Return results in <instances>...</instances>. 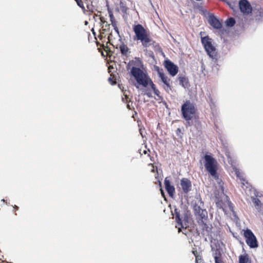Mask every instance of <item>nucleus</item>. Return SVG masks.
<instances>
[{
  "mask_svg": "<svg viewBox=\"0 0 263 263\" xmlns=\"http://www.w3.org/2000/svg\"><path fill=\"white\" fill-rule=\"evenodd\" d=\"M140 65H142V61L139 58H136L135 60H130L126 66L127 70H130L129 71L130 76L134 77L136 81V84H135L136 88L139 89V86L147 88L149 86L153 90L156 89V85L153 83L147 72L139 67Z\"/></svg>",
  "mask_w": 263,
  "mask_h": 263,
  "instance_id": "1",
  "label": "nucleus"
},
{
  "mask_svg": "<svg viewBox=\"0 0 263 263\" xmlns=\"http://www.w3.org/2000/svg\"><path fill=\"white\" fill-rule=\"evenodd\" d=\"M133 31L135 34V40L140 41L142 46L144 48H147L150 45H154L155 41H153L149 33L144 27L140 24L134 25L133 27Z\"/></svg>",
  "mask_w": 263,
  "mask_h": 263,
  "instance_id": "2",
  "label": "nucleus"
},
{
  "mask_svg": "<svg viewBox=\"0 0 263 263\" xmlns=\"http://www.w3.org/2000/svg\"><path fill=\"white\" fill-rule=\"evenodd\" d=\"M181 209L182 216L180 210L176 207L174 209V216L177 224L180 227V228L184 229L188 226L192 215L187 206L183 205Z\"/></svg>",
  "mask_w": 263,
  "mask_h": 263,
  "instance_id": "3",
  "label": "nucleus"
},
{
  "mask_svg": "<svg viewBox=\"0 0 263 263\" xmlns=\"http://www.w3.org/2000/svg\"><path fill=\"white\" fill-rule=\"evenodd\" d=\"M203 158L206 170L214 178H218L217 162L216 160L211 155L208 154H205Z\"/></svg>",
  "mask_w": 263,
  "mask_h": 263,
  "instance_id": "4",
  "label": "nucleus"
},
{
  "mask_svg": "<svg viewBox=\"0 0 263 263\" xmlns=\"http://www.w3.org/2000/svg\"><path fill=\"white\" fill-rule=\"evenodd\" d=\"M201 42L208 56L216 62L217 61V52L216 47L213 45V40L208 35L201 37Z\"/></svg>",
  "mask_w": 263,
  "mask_h": 263,
  "instance_id": "5",
  "label": "nucleus"
},
{
  "mask_svg": "<svg viewBox=\"0 0 263 263\" xmlns=\"http://www.w3.org/2000/svg\"><path fill=\"white\" fill-rule=\"evenodd\" d=\"M196 111L195 105L190 100H186L181 106V116L185 120H192Z\"/></svg>",
  "mask_w": 263,
  "mask_h": 263,
  "instance_id": "6",
  "label": "nucleus"
},
{
  "mask_svg": "<svg viewBox=\"0 0 263 263\" xmlns=\"http://www.w3.org/2000/svg\"><path fill=\"white\" fill-rule=\"evenodd\" d=\"M243 236L246 239V242L251 249H255L258 247V243L256 237L253 232L247 228L244 231Z\"/></svg>",
  "mask_w": 263,
  "mask_h": 263,
  "instance_id": "7",
  "label": "nucleus"
},
{
  "mask_svg": "<svg viewBox=\"0 0 263 263\" xmlns=\"http://www.w3.org/2000/svg\"><path fill=\"white\" fill-rule=\"evenodd\" d=\"M165 68L172 77L175 76L178 72V67L168 59H166L163 62Z\"/></svg>",
  "mask_w": 263,
  "mask_h": 263,
  "instance_id": "8",
  "label": "nucleus"
},
{
  "mask_svg": "<svg viewBox=\"0 0 263 263\" xmlns=\"http://www.w3.org/2000/svg\"><path fill=\"white\" fill-rule=\"evenodd\" d=\"M238 6L240 11L244 15H249L252 12V8L248 0H239Z\"/></svg>",
  "mask_w": 263,
  "mask_h": 263,
  "instance_id": "9",
  "label": "nucleus"
},
{
  "mask_svg": "<svg viewBox=\"0 0 263 263\" xmlns=\"http://www.w3.org/2000/svg\"><path fill=\"white\" fill-rule=\"evenodd\" d=\"M208 23L214 29L221 30L222 28V24L213 14H210L209 15Z\"/></svg>",
  "mask_w": 263,
  "mask_h": 263,
  "instance_id": "10",
  "label": "nucleus"
},
{
  "mask_svg": "<svg viewBox=\"0 0 263 263\" xmlns=\"http://www.w3.org/2000/svg\"><path fill=\"white\" fill-rule=\"evenodd\" d=\"M164 185L165 190L169 196L173 198L175 193V188L174 185L171 184V181L168 177H166L164 179Z\"/></svg>",
  "mask_w": 263,
  "mask_h": 263,
  "instance_id": "11",
  "label": "nucleus"
},
{
  "mask_svg": "<svg viewBox=\"0 0 263 263\" xmlns=\"http://www.w3.org/2000/svg\"><path fill=\"white\" fill-rule=\"evenodd\" d=\"M180 185L183 192L185 194H187L192 190V182L187 178H182L180 180Z\"/></svg>",
  "mask_w": 263,
  "mask_h": 263,
  "instance_id": "12",
  "label": "nucleus"
},
{
  "mask_svg": "<svg viewBox=\"0 0 263 263\" xmlns=\"http://www.w3.org/2000/svg\"><path fill=\"white\" fill-rule=\"evenodd\" d=\"M196 220L198 223H202L203 221H206L208 219V212L206 210H201L199 213H195Z\"/></svg>",
  "mask_w": 263,
  "mask_h": 263,
  "instance_id": "13",
  "label": "nucleus"
},
{
  "mask_svg": "<svg viewBox=\"0 0 263 263\" xmlns=\"http://www.w3.org/2000/svg\"><path fill=\"white\" fill-rule=\"evenodd\" d=\"M179 84L184 88H189L190 87L189 79L185 76H178Z\"/></svg>",
  "mask_w": 263,
  "mask_h": 263,
  "instance_id": "14",
  "label": "nucleus"
},
{
  "mask_svg": "<svg viewBox=\"0 0 263 263\" xmlns=\"http://www.w3.org/2000/svg\"><path fill=\"white\" fill-rule=\"evenodd\" d=\"M158 77L160 78L161 82L166 86L167 89L165 88V90L168 91V89H171V86L170 84V79L165 76L164 73H161Z\"/></svg>",
  "mask_w": 263,
  "mask_h": 263,
  "instance_id": "15",
  "label": "nucleus"
},
{
  "mask_svg": "<svg viewBox=\"0 0 263 263\" xmlns=\"http://www.w3.org/2000/svg\"><path fill=\"white\" fill-rule=\"evenodd\" d=\"M255 195L256 196V197H251V200L253 204H254L256 209L257 210L258 212H259L261 211L263 205L261 203L260 200L257 198V195L256 194Z\"/></svg>",
  "mask_w": 263,
  "mask_h": 263,
  "instance_id": "16",
  "label": "nucleus"
},
{
  "mask_svg": "<svg viewBox=\"0 0 263 263\" xmlns=\"http://www.w3.org/2000/svg\"><path fill=\"white\" fill-rule=\"evenodd\" d=\"M236 20L233 17L228 18L225 21V25L228 28H232L235 26Z\"/></svg>",
  "mask_w": 263,
  "mask_h": 263,
  "instance_id": "17",
  "label": "nucleus"
},
{
  "mask_svg": "<svg viewBox=\"0 0 263 263\" xmlns=\"http://www.w3.org/2000/svg\"><path fill=\"white\" fill-rule=\"evenodd\" d=\"M200 226L202 227V230L203 231H205L209 235L212 231V227H209L206 223L205 221H203L202 223H198Z\"/></svg>",
  "mask_w": 263,
  "mask_h": 263,
  "instance_id": "18",
  "label": "nucleus"
},
{
  "mask_svg": "<svg viewBox=\"0 0 263 263\" xmlns=\"http://www.w3.org/2000/svg\"><path fill=\"white\" fill-rule=\"evenodd\" d=\"M213 255L215 260V263H222L221 259V254L218 249L215 250V253H213Z\"/></svg>",
  "mask_w": 263,
  "mask_h": 263,
  "instance_id": "19",
  "label": "nucleus"
},
{
  "mask_svg": "<svg viewBox=\"0 0 263 263\" xmlns=\"http://www.w3.org/2000/svg\"><path fill=\"white\" fill-rule=\"evenodd\" d=\"M129 48L124 43H123L120 46V52L122 55H124V56L127 55L128 52H129Z\"/></svg>",
  "mask_w": 263,
  "mask_h": 263,
  "instance_id": "20",
  "label": "nucleus"
},
{
  "mask_svg": "<svg viewBox=\"0 0 263 263\" xmlns=\"http://www.w3.org/2000/svg\"><path fill=\"white\" fill-rule=\"evenodd\" d=\"M239 263H248L249 261V255L248 254L245 253L243 255H240L238 258Z\"/></svg>",
  "mask_w": 263,
  "mask_h": 263,
  "instance_id": "21",
  "label": "nucleus"
},
{
  "mask_svg": "<svg viewBox=\"0 0 263 263\" xmlns=\"http://www.w3.org/2000/svg\"><path fill=\"white\" fill-rule=\"evenodd\" d=\"M234 171L237 177L241 180L242 185H245V181H246V180L239 170L237 168H235Z\"/></svg>",
  "mask_w": 263,
  "mask_h": 263,
  "instance_id": "22",
  "label": "nucleus"
},
{
  "mask_svg": "<svg viewBox=\"0 0 263 263\" xmlns=\"http://www.w3.org/2000/svg\"><path fill=\"white\" fill-rule=\"evenodd\" d=\"M138 89L141 90L143 92V95H146L148 98H153L152 92L149 89L144 87L142 88H139Z\"/></svg>",
  "mask_w": 263,
  "mask_h": 263,
  "instance_id": "23",
  "label": "nucleus"
},
{
  "mask_svg": "<svg viewBox=\"0 0 263 263\" xmlns=\"http://www.w3.org/2000/svg\"><path fill=\"white\" fill-rule=\"evenodd\" d=\"M204 209H202L201 207V205H198L196 203H195L193 207V211L194 214L195 213H199L201 211V210H203Z\"/></svg>",
  "mask_w": 263,
  "mask_h": 263,
  "instance_id": "24",
  "label": "nucleus"
},
{
  "mask_svg": "<svg viewBox=\"0 0 263 263\" xmlns=\"http://www.w3.org/2000/svg\"><path fill=\"white\" fill-rule=\"evenodd\" d=\"M106 6L107 7V10H108L109 16V18H110V21H111L115 20V17H114V14H113V12L110 9L109 7L108 4H107Z\"/></svg>",
  "mask_w": 263,
  "mask_h": 263,
  "instance_id": "25",
  "label": "nucleus"
},
{
  "mask_svg": "<svg viewBox=\"0 0 263 263\" xmlns=\"http://www.w3.org/2000/svg\"><path fill=\"white\" fill-rule=\"evenodd\" d=\"M224 2H226L229 5L230 8L231 9H232L233 10V11H236V10L237 9V8L235 6L234 4H232L231 2H228L226 0H225V1H224Z\"/></svg>",
  "mask_w": 263,
  "mask_h": 263,
  "instance_id": "26",
  "label": "nucleus"
},
{
  "mask_svg": "<svg viewBox=\"0 0 263 263\" xmlns=\"http://www.w3.org/2000/svg\"><path fill=\"white\" fill-rule=\"evenodd\" d=\"M201 63V72L202 74H203V75L204 76H205L206 73L204 72V71L205 70V66L203 62V61L202 60L200 62Z\"/></svg>",
  "mask_w": 263,
  "mask_h": 263,
  "instance_id": "27",
  "label": "nucleus"
},
{
  "mask_svg": "<svg viewBox=\"0 0 263 263\" xmlns=\"http://www.w3.org/2000/svg\"><path fill=\"white\" fill-rule=\"evenodd\" d=\"M154 69H155V70L157 72V73H158V76L159 75L161 74V73H163V70L162 68H160L159 66H154Z\"/></svg>",
  "mask_w": 263,
  "mask_h": 263,
  "instance_id": "28",
  "label": "nucleus"
},
{
  "mask_svg": "<svg viewBox=\"0 0 263 263\" xmlns=\"http://www.w3.org/2000/svg\"><path fill=\"white\" fill-rule=\"evenodd\" d=\"M75 1L77 3V4L79 7H80L81 8H82L83 10H85L84 6L83 5V2L82 0H75Z\"/></svg>",
  "mask_w": 263,
  "mask_h": 263,
  "instance_id": "29",
  "label": "nucleus"
},
{
  "mask_svg": "<svg viewBox=\"0 0 263 263\" xmlns=\"http://www.w3.org/2000/svg\"><path fill=\"white\" fill-rule=\"evenodd\" d=\"M104 27L105 28L103 29V32L102 33H104L105 32H108L110 29V25L106 23L105 25H104Z\"/></svg>",
  "mask_w": 263,
  "mask_h": 263,
  "instance_id": "30",
  "label": "nucleus"
},
{
  "mask_svg": "<svg viewBox=\"0 0 263 263\" xmlns=\"http://www.w3.org/2000/svg\"><path fill=\"white\" fill-rule=\"evenodd\" d=\"M176 134L177 136L180 138H182V135H183V133L182 132V130L180 128H178L176 130Z\"/></svg>",
  "mask_w": 263,
  "mask_h": 263,
  "instance_id": "31",
  "label": "nucleus"
},
{
  "mask_svg": "<svg viewBox=\"0 0 263 263\" xmlns=\"http://www.w3.org/2000/svg\"><path fill=\"white\" fill-rule=\"evenodd\" d=\"M108 81L110 83L111 85H114L116 84L115 81L111 77L108 78Z\"/></svg>",
  "mask_w": 263,
  "mask_h": 263,
  "instance_id": "32",
  "label": "nucleus"
},
{
  "mask_svg": "<svg viewBox=\"0 0 263 263\" xmlns=\"http://www.w3.org/2000/svg\"><path fill=\"white\" fill-rule=\"evenodd\" d=\"M153 91H154V93H155V95H156L157 97H159V95H160V92L157 88L153 90Z\"/></svg>",
  "mask_w": 263,
  "mask_h": 263,
  "instance_id": "33",
  "label": "nucleus"
},
{
  "mask_svg": "<svg viewBox=\"0 0 263 263\" xmlns=\"http://www.w3.org/2000/svg\"><path fill=\"white\" fill-rule=\"evenodd\" d=\"M114 29L115 31H116V32L118 34L119 37L121 38V36L120 35L119 30V29L117 27V26H114Z\"/></svg>",
  "mask_w": 263,
  "mask_h": 263,
  "instance_id": "34",
  "label": "nucleus"
},
{
  "mask_svg": "<svg viewBox=\"0 0 263 263\" xmlns=\"http://www.w3.org/2000/svg\"><path fill=\"white\" fill-rule=\"evenodd\" d=\"M159 185H160V191H161V193L162 194V195H164V191L163 190L162 188V183L160 181H159Z\"/></svg>",
  "mask_w": 263,
  "mask_h": 263,
  "instance_id": "35",
  "label": "nucleus"
},
{
  "mask_svg": "<svg viewBox=\"0 0 263 263\" xmlns=\"http://www.w3.org/2000/svg\"><path fill=\"white\" fill-rule=\"evenodd\" d=\"M162 103L164 105L166 109H169L168 105H167V104L165 101H162Z\"/></svg>",
  "mask_w": 263,
  "mask_h": 263,
  "instance_id": "36",
  "label": "nucleus"
},
{
  "mask_svg": "<svg viewBox=\"0 0 263 263\" xmlns=\"http://www.w3.org/2000/svg\"><path fill=\"white\" fill-rule=\"evenodd\" d=\"M112 36V32H111L109 34L108 36V43L110 44L111 45H113L112 44L110 43V40H111V37Z\"/></svg>",
  "mask_w": 263,
  "mask_h": 263,
  "instance_id": "37",
  "label": "nucleus"
},
{
  "mask_svg": "<svg viewBox=\"0 0 263 263\" xmlns=\"http://www.w3.org/2000/svg\"><path fill=\"white\" fill-rule=\"evenodd\" d=\"M198 196L199 197V201L200 202V205H203V202L202 201V199L200 198V195H196V197H197L196 198L198 199Z\"/></svg>",
  "mask_w": 263,
  "mask_h": 263,
  "instance_id": "38",
  "label": "nucleus"
},
{
  "mask_svg": "<svg viewBox=\"0 0 263 263\" xmlns=\"http://www.w3.org/2000/svg\"><path fill=\"white\" fill-rule=\"evenodd\" d=\"M186 121V125L187 126H191L192 125V123L191 122V120H185Z\"/></svg>",
  "mask_w": 263,
  "mask_h": 263,
  "instance_id": "39",
  "label": "nucleus"
},
{
  "mask_svg": "<svg viewBox=\"0 0 263 263\" xmlns=\"http://www.w3.org/2000/svg\"><path fill=\"white\" fill-rule=\"evenodd\" d=\"M110 22H111V25L114 28V26H117L116 20L111 21Z\"/></svg>",
  "mask_w": 263,
  "mask_h": 263,
  "instance_id": "40",
  "label": "nucleus"
},
{
  "mask_svg": "<svg viewBox=\"0 0 263 263\" xmlns=\"http://www.w3.org/2000/svg\"><path fill=\"white\" fill-rule=\"evenodd\" d=\"M101 22L103 25V27H104V25L107 22L104 19H101Z\"/></svg>",
  "mask_w": 263,
  "mask_h": 263,
  "instance_id": "41",
  "label": "nucleus"
},
{
  "mask_svg": "<svg viewBox=\"0 0 263 263\" xmlns=\"http://www.w3.org/2000/svg\"><path fill=\"white\" fill-rule=\"evenodd\" d=\"M211 250L213 251V252H214V253H215V250L217 249H215L212 245L211 246Z\"/></svg>",
  "mask_w": 263,
  "mask_h": 263,
  "instance_id": "42",
  "label": "nucleus"
},
{
  "mask_svg": "<svg viewBox=\"0 0 263 263\" xmlns=\"http://www.w3.org/2000/svg\"><path fill=\"white\" fill-rule=\"evenodd\" d=\"M158 97L159 98V99L160 100H161V103H162V101H164V100H163V98H162V96H161L160 95H159V97Z\"/></svg>",
  "mask_w": 263,
  "mask_h": 263,
  "instance_id": "43",
  "label": "nucleus"
},
{
  "mask_svg": "<svg viewBox=\"0 0 263 263\" xmlns=\"http://www.w3.org/2000/svg\"><path fill=\"white\" fill-rule=\"evenodd\" d=\"M149 57H152V58H154V54H153V53L152 52H151V54H149Z\"/></svg>",
  "mask_w": 263,
  "mask_h": 263,
  "instance_id": "44",
  "label": "nucleus"
},
{
  "mask_svg": "<svg viewBox=\"0 0 263 263\" xmlns=\"http://www.w3.org/2000/svg\"><path fill=\"white\" fill-rule=\"evenodd\" d=\"M91 31L92 32V33L93 34V35H96V32H95V30H94V29L93 28L92 29Z\"/></svg>",
  "mask_w": 263,
  "mask_h": 263,
  "instance_id": "45",
  "label": "nucleus"
},
{
  "mask_svg": "<svg viewBox=\"0 0 263 263\" xmlns=\"http://www.w3.org/2000/svg\"><path fill=\"white\" fill-rule=\"evenodd\" d=\"M13 207H14V208L15 209V210H18V207L17 206L15 205Z\"/></svg>",
  "mask_w": 263,
  "mask_h": 263,
  "instance_id": "46",
  "label": "nucleus"
},
{
  "mask_svg": "<svg viewBox=\"0 0 263 263\" xmlns=\"http://www.w3.org/2000/svg\"><path fill=\"white\" fill-rule=\"evenodd\" d=\"M84 24L85 25H87L88 24V22L87 21H85Z\"/></svg>",
  "mask_w": 263,
  "mask_h": 263,
  "instance_id": "47",
  "label": "nucleus"
},
{
  "mask_svg": "<svg viewBox=\"0 0 263 263\" xmlns=\"http://www.w3.org/2000/svg\"><path fill=\"white\" fill-rule=\"evenodd\" d=\"M121 8H126V7L124 6L123 4H122V5L121 6Z\"/></svg>",
  "mask_w": 263,
  "mask_h": 263,
  "instance_id": "48",
  "label": "nucleus"
},
{
  "mask_svg": "<svg viewBox=\"0 0 263 263\" xmlns=\"http://www.w3.org/2000/svg\"><path fill=\"white\" fill-rule=\"evenodd\" d=\"M2 201H3V202H5V200L4 199H2Z\"/></svg>",
  "mask_w": 263,
  "mask_h": 263,
  "instance_id": "49",
  "label": "nucleus"
},
{
  "mask_svg": "<svg viewBox=\"0 0 263 263\" xmlns=\"http://www.w3.org/2000/svg\"><path fill=\"white\" fill-rule=\"evenodd\" d=\"M162 55H163L164 57H165V54H164V53L163 52H162Z\"/></svg>",
  "mask_w": 263,
  "mask_h": 263,
  "instance_id": "50",
  "label": "nucleus"
}]
</instances>
